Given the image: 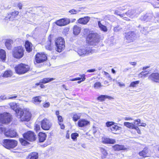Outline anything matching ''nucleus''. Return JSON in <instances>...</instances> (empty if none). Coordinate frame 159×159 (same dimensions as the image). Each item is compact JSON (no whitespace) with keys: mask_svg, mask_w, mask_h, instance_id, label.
<instances>
[{"mask_svg":"<svg viewBox=\"0 0 159 159\" xmlns=\"http://www.w3.org/2000/svg\"><path fill=\"white\" fill-rule=\"evenodd\" d=\"M55 44L56 46V50L58 52H61L65 48V41L62 38L59 37L55 41Z\"/></svg>","mask_w":159,"mask_h":159,"instance_id":"obj_6","label":"nucleus"},{"mask_svg":"<svg viewBox=\"0 0 159 159\" xmlns=\"http://www.w3.org/2000/svg\"><path fill=\"white\" fill-rule=\"evenodd\" d=\"M149 74V73L147 72V71H143L141 72L139 74V76L140 78H143V77H145L146 76V75H148Z\"/></svg>","mask_w":159,"mask_h":159,"instance_id":"obj_40","label":"nucleus"},{"mask_svg":"<svg viewBox=\"0 0 159 159\" xmlns=\"http://www.w3.org/2000/svg\"><path fill=\"white\" fill-rule=\"evenodd\" d=\"M17 144V141L12 139H4L2 142L3 146L6 148L9 149L14 148Z\"/></svg>","mask_w":159,"mask_h":159,"instance_id":"obj_4","label":"nucleus"},{"mask_svg":"<svg viewBox=\"0 0 159 159\" xmlns=\"http://www.w3.org/2000/svg\"><path fill=\"white\" fill-rule=\"evenodd\" d=\"M38 136L40 142H43L46 139V135L45 134L40 132L39 133Z\"/></svg>","mask_w":159,"mask_h":159,"instance_id":"obj_29","label":"nucleus"},{"mask_svg":"<svg viewBox=\"0 0 159 159\" xmlns=\"http://www.w3.org/2000/svg\"><path fill=\"white\" fill-rule=\"evenodd\" d=\"M121 129V127L118 126L117 125L114 124V125H113V126L111 128V131L113 132H116L117 130H120Z\"/></svg>","mask_w":159,"mask_h":159,"instance_id":"obj_38","label":"nucleus"},{"mask_svg":"<svg viewBox=\"0 0 159 159\" xmlns=\"http://www.w3.org/2000/svg\"><path fill=\"white\" fill-rule=\"evenodd\" d=\"M134 122H135V124H134V125H138L139 126H140L139 124L141 123V120H140L139 119H137L134 120Z\"/></svg>","mask_w":159,"mask_h":159,"instance_id":"obj_48","label":"nucleus"},{"mask_svg":"<svg viewBox=\"0 0 159 159\" xmlns=\"http://www.w3.org/2000/svg\"><path fill=\"white\" fill-rule=\"evenodd\" d=\"M78 136V134L77 133H73L71 135V137L73 140H75Z\"/></svg>","mask_w":159,"mask_h":159,"instance_id":"obj_47","label":"nucleus"},{"mask_svg":"<svg viewBox=\"0 0 159 159\" xmlns=\"http://www.w3.org/2000/svg\"><path fill=\"white\" fill-rule=\"evenodd\" d=\"M121 29V28H120L119 25H117V26L114 28L113 30L115 32H118Z\"/></svg>","mask_w":159,"mask_h":159,"instance_id":"obj_49","label":"nucleus"},{"mask_svg":"<svg viewBox=\"0 0 159 159\" xmlns=\"http://www.w3.org/2000/svg\"><path fill=\"white\" fill-rule=\"evenodd\" d=\"M20 141L21 144L24 146L27 145L28 143L27 141L23 139H20Z\"/></svg>","mask_w":159,"mask_h":159,"instance_id":"obj_44","label":"nucleus"},{"mask_svg":"<svg viewBox=\"0 0 159 159\" xmlns=\"http://www.w3.org/2000/svg\"><path fill=\"white\" fill-rule=\"evenodd\" d=\"M1 115L2 116H3L2 117V118L3 119V123L7 124L11 121L12 117L10 114L6 113L1 114Z\"/></svg>","mask_w":159,"mask_h":159,"instance_id":"obj_15","label":"nucleus"},{"mask_svg":"<svg viewBox=\"0 0 159 159\" xmlns=\"http://www.w3.org/2000/svg\"><path fill=\"white\" fill-rule=\"evenodd\" d=\"M11 108L15 111L16 114V111H18L20 108H19L17 104L14 102L11 103L10 104Z\"/></svg>","mask_w":159,"mask_h":159,"instance_id":"obj_33","label":"nucleus"},{"mask_svg":"<svg viewBox=\"0 0 159 159\" xmlns=\"http://www.w3.org/2000/svg\"><path fill=\"white\" fill-rule=\"evenodd\" d=\"M15 69L16 73L20 75L26 73L30 70V67L28 65L21 63L16 66Z\"/></svg>","mask_w":159,"mask_h":159,"instance_id":"obj_3","label":"nucleus"},{"mask_svg":"<svg viewBox=\"0 0 159 159\" xmlns=\"http://www.w3.org/2000/svg\"><path fill=\"white\" fill-rule=\"evenodd\" d=\"M70 20L68 19H62L57 20L56 22V24L58 26H61L66 25L70 23Z\"/></svg>","mask_w":159,"mask_h":159,"instance_id":"obj_14","label":"nucleus"},{"mask_svg":"<svg viewBox=\"0 0 159 159\" xmlns=\"http://www.w3.org/2000/svg\"><path fill=\"white\" fill-rule=\"evenodd\" d=\"M59 125L61 126V128L62 129H64L65 128L64 125L62 124V123H59Z\"/></svg>","mask_w":159,"mask_h":159,"instance_id":"obj_62","label":"nucleus"},{"mask_svg":"<svg viewBox=\"0 0 159 159\" xmlns=\"http://www.w3.org/2000/svg\"><path fill=\"white\" fill-rule=\"evenodd\" d=\"M24 50L22 46L16 47L13 49L12 54L13 57L15 58L20 59L24 55Z\"/></svg>","mask_w":159,"mask_h":159,"instance_id":"obj_2","label":"nucleus"},{"mask_svg":"<svg viewBox=\"0 0 159 159\" xmlns=\"http://www.w3.org/2000/svg\"><path fill=\"white\" fill-rule=\"evenodd\" d=\"M17 97V96L16 95H12L11 97H7L8 99H12L13 98H16Z\"/></svg>","mask_w":159,"mask_h":159,"instance_id":"obj_59","label":"nucleus"},{"mask_svg":"<svg viewBox=\"0 0 159 159\" xmlns=\"http://www.w3.org/2000/svg\"><path fill=\"white\" fill-rule=\"evenodd\" d=\"M148 79L156 82L159 80V74L158 73H152L148 77Z\"/></svg>","mask_w":159,"mask_h":159,"instance_id":"obj_19","label":"nucleus"},{"mask_svg":"<svg viewBox=\"0 0 159 159\" xmlns=\"http://www.w3.org/2000/svg\"><path fill=\"white\" fill-rule=\"evenodd\" d=\"M42 101L41 96H36L33 98L32 102L35 104H39Z\"/></svg>","mask_w":159,"mask_h":159,"instance_id":"obj_24","label":"nucleus"},{"mask_svg":"<svg viewBox=\"0 0 159 159\" xmlns=\"http://www.w3.org/2000/svg\"><path fill=\"white\" fill-rule=\"evenodd\" d=\"M13 40L11 39H6L5 44L6 48L8 49H11V44L13 43Z\"/></svg>","mask_w":159,"mask_h":159,"instance_id":"obj_27","label":"nucleus"},{"mask_svg":"<svg viewBox=\"0 0 159 159\" xmlns=\"http://www.w3.org/2000/svg\"><path fill=\"white\" fill-rule=\"evenodd\" d=\"M99 36L97 33H90L88 35L87 40L89 44L91 45H95L99 41Z\"/></svg>","mask_w":159,"mask_h":159,"instance_id":"obj_5","label":"nucleus"},{"mask_svg":"<svg viewBox=\"0 0 159 159\" xmlns=\"http://www.w3.org/2000/svg\"><path fill=\"white\" fill-rule=\"evenodd\" d=\"M96 71L95 69H92L91 70H87V72H93Z\"/></svg>","mask_w":159,"mask_h":159,"instance_id":"obj_61","label":"nucleus"},{"mask_svg":"<svg viewBox=\"0 0 159 159\" xmlns=\"http://www.w3.org/2000/svg\"><path fill=\"white\" fill-rule=\"evenodd\" d=\"M129 63L134 66H135L136 65V62H130Z\"/></svg>","mask_w":159,"mask_h":159,"instance_id":"obj_64","label":"nucleus"},{"mask_svg":"<svg viewBox=\"0 0 159 159\" xmlns=\"http://www.w3.org/2000/svg\"><path fill=\"white\" fill-rule=\"evenodd\" d=\"M140 13L137 10H129L127 12L125 13L127 16L129 17L133 18L134 17L137 16Z\"/></svg>","mask_w":159,"mask_h":159,"instance_id":"obj_16","label":"nucleus"},{"mask_svg":"<svg viewBox=\"0 0 159 159\" xmlns=\"http://www.w3.org/2000/svg\"><path fill=\"white\" fill-rule=\"evenodd\" d=\"M134 124H135V122L132 123L129 122H125L124 123V125L129 128L133 129L134 128V127L135 126L134 125Z\"/></svg>","mask_w":159,"mask_h":159,"instance_id":"obj_32","label":"nucleus"},{"mask_svg":"<svg viewBox=\"0 0 159 159\" xmlns=\"http://www.w3.org/2000/svg\"><path fill=\"white\" fill-rule=\"evenodd\" d=\"M94 88L95 89H98L102 86L100 82H97L94 84Z\"/></svg>","mask_w":159,"mask_h":159,"instance_id":"obj_42","label":"nucleus"},{"mask_svg":"<svg viewBox=\"0 0 159 159\" xmlns=\"http://www.w3.org/2000/svg\"><path fill=\"white\" fill-rule=\"evenodd\" d=\"M114 150L115 151H119L124 150L127 151L129 149V147L127 146H124L123 145L116 144L112 147Z\"/></svg>","mask_w":159,"mask_h":159,"instance_id":"obj_13","label":"nucleus"},{"mask_svg":"<svg viewBox=\"0 0 159 159\" xmlns=\"http://www.w3.org/2000/svg\"><path fill=\"white\" fill-rule=\"evenodd\" d=\"M103 142L106 143L114 144L116 143V141L114 139L104 138L103 139Z\"/></svg>","mask_w":159,"mask_h":159,"instance_id":"obj_30","label":"nucleus"},{"mask_svg":"<svg viewBox=\"0 0 159 159\" xmlns=\"http://www.w3.org/2000/svg\"><path fill=\"white\" fill-rule=\"evenodd\" d=\"M78 126L79 127H84L90 125V122L85 119L80 120L78 122Z\"/></svg>","mask_w":159,"mask_h":159,"instance_id":"obj_17","label":"nucleus"},{"mask_svg":"<svg viewBox=\"0 0 159 159\" xmlns=\"http://www.w3.org/2000/svg\"><path fill=\"white\" fill-rule=\"evenodd\" d=\"M80 76H81V77H77V80H81V81H84L85 79V75L84 74L82 75H80Z\"/></svg>","mask_w":159,"mask_h":159,"instance_id":"obj_45","label":"nucleus"},{"mask_svg":"<svg viewBox=\"0 0 159 159\" xmlns=\"http://www.w3.org/2000/svg\"><path fill=\"white\" fill-rule=\"evenodd\" d=\"M90 19V17L85 16L83 18H81L77 20V22L80 24L85 25L87 24Z\"/></svg>","mask_w":159,"mask_h":159,"instance_id":"obj_18","label":"nucleus"},{"mask_svg":"<svg viewBox=\"0 0 159 159\" xmlns=\"http://www.w3.org/2000/svg\"><path fill=\"white\" fill-rule=\"evenodd\" d=\"M12 72L10 70L6 71L3 74V76L4 77H8L11 76L12 75Z\"/></svg>","mask_w":159,"mask_h":159,"instance_id":"obj_35","label":"nucleus"},{"mask_svg":"<svg viewBox=\"0 0 159 159\" xmlns=\"http://www.w3.org/2000/svg\"><path fill=\"white\" fill-rule=\"evenodd\" d=\"M47 59L46 55L43 53H38L35 56V61L37 63L42 62L46 61Z\"/></svg>","mask_w":159,"mask_h":159,"instance_id":"obj_10","label":"nucleus"},{"mask_svg":"<svg viewBox=\"0 0 159 159\" xmlns=\"http://www.w3.org/2000/svg\"><path fill=\"white\" fill-rule=\"evenodd\" d=\"M115 123L113 121H108L106 123V126L107 127H110L111 126H112L113 125H114V124Z\"/></svg>","mask_w":159,"mask_h":159,"instance_id":"obj_46","label":"nucleus"},{"mask_svg":"<svg viewBox=\"0 0 159 159\" xmlns=\"http://www.w3.org/2000/svg\"><path fill=\"white\" fill-rule=\"evenodd\" d=\"M80 118V115L79 114H75L73 117V120L75 121H76Z\"/></svg>","mask_w":159,"mask_h":159,"instance_id":"obj_41","label":"nucleus"},{"mask_svg":"<svg viewBox=\"0 0 159 159\" xmlns=\"http://www.w3.org/2000/svg\"><path fill=\"white\" fill-rule=\"evenodd\" d=\"M133 129H136L137 130L138 133L139 134H141L140 130L138 126L135 125L134 127V128Z\"/></svg>","mask_w":159,"mask_h":159,"instance_id":"obj_55","label":"nucleus"},{"mask_svg":"<svg viewBox=\"0 0 159 159\" xmlns=\"http://www.w3.org/2000/svg\"><path fill=\"white\" fill-rule=\"evenodd\" d=\"M17 7L20 9H21L22 8V5L21 3L19 2L17 4Z\"/></svg>","mask_w":159,"mask_h":159,"instance_id":"obj_58","label":"nucleus"},{"mask_svg":"<svg viewBox=\"0 0 159 159\" xmlns=\"http://www.w3.org/2000/svg\"><path fill=\"white\" fill-rule=\"evenodd\" d=\"M6 58V53L5 51L3 50H0V59L2 61H5Z\"/></svg>","mask_w":159,"mask_h":159,"instance_id":"obj_25","label":"nucleus"},{"mask_svg":"<svg viewBox=\"0 0 159 159\" xmlns=\"http://www.w3.org/2000/svg\"><path fill=\"white\" fill-rule=\"evenodd\" d=\"M140 81L139 80L133 81L131 83L129 87H136L138 84L139 83Z\"/></svg>","mask_w":159,"mask_h":159,"instance_id":"obj_36","label":"nucleus"},{"mask_svg":"<svg viewBox=\"0 0 159 159\" xmlns=\"http://www.w3.org/2000/svg\"><path fill=\"white\" fill-rule=\"evenodd\" d=\"M119 10H116L115 12V14L119 16L120 17H123L124 19L126 20H129V19H128L127 18L124 17L125 15L124 14H120L119 13Z\"/></svg>","mask_w":159,"mask_h":159,"instance_id":"obj_37","label":"nucleus"},{"mask_svg":"<svg viewBox=\"0 0 159 159\" xmlns=\"http://www.w3.org/2000/svg\"><path fill=\"white\" fill-rule=\"evenodd\" d=\"M41 128L44 130H48L52 126L50 121L46 118H44L41 122Z\"/></svg>","mask_w":159,"mask_h":159,"instance_id":"obj_9","label":"nucleus"},{"mask_svg":"<svg viewBox=\"0 0 159 159\" xmlns=\"http://www.w3.org/2000/svg\"><path fill=\"white\" fill-rule=\"evenodd\" d=\"M81 28L76 25L74 26L73 28V34L75 35H78L80 33L81 30Z\"/></svg>","mask_w":159,"mask_h":159,"instance_id":"obj_22","label":"nucleus"},{"mask_svg":"<svg viewBox=\"0 0 159 159\" xmlns=\"http://www.w3.org/2000/svg\"><path fill=\"white\" fill-rule=\"evenodd\" d=\"M58 123H61L63 121V119L61 116H58L57 117Z\"/></svg>","mask_w":159,"mask_h":159,"instance_id":"obj_52","label":"nucleus"},{"mask_svg":"<svg viewBox=\"0 0 159 159\" xmlns=\"http://www.w3.org/2000/svg\"><path fill=\"white\" fill-rule=\"evenodd\" d=\"M55 79L53 78H44L43 79L41 80L39 82L40 83H42L43 84H46L47 83L49 82L52 81L54 80Z\"/></svg>","mask_w":159,"mask_h":159,"instance_id":"obj_34","label":"nucleus"},{"mask_svg":"<svg viewBox=\"0 0 159 159\" xmlns=\"http://www.w3.org/2000/svg\"><path fill=\"white\" fill-rule=\"evenodd\" d=\"M77 52L80 56L84 57L88 55L90 53H92L93 51L89 47H81L79 48L77 51Z\"/></svg>","mask_w":159,"mask_h":159,"instance_id":"obj_7","label":"nucleus"},{"mask_svg":"<svg viewBox=\"0 0 159 159\" xmlns=\"http://www.w3.org/2000/svg\"><path fill=\"white\" fill-rule=\"evenodd\" d=\"M135 34L134 32H129L125 36L126 42L128 43L132 42L135 38Z\"/></svg>","mask_w":159,"mask_h":159,"instance_id":"obj_12","label":"nucleus"},{"mask_svg":"<svg viewBox=\"0 0 159 159\" xmlns=\"http://www.w3.org/2000/svg\"><path fill=\"white\" fill-rule=\"evenodd\" d=\"M25 139L31 142L35 141L36 139V135L34 132L29 131L23 134Z\"/></svg>","mask_w":159,"mask_h":159,"instance_id":"obj_8","label":"nucleus"},{"mask_svg":"<svg viewBox=\"0 0 159 159\" xmlns=\"http://www.w3.org/2000/svg\"><path fill=\"white\" fill-rule=\"evenodd\" d=\"M124 119L125 120H133L132 118L130 117H125Z\"/></svg>","mask_w":159,"mask_h":159,"instance_id":"obj_60","label":"nucleus"},{"mask_svg":"<svg viewBox=\"0 0 159 159\" xmlns=\"http://www.w3.org/2000/svg\"><path fill=\"white\" fill-rule=\"evenodd\" d=\"M16 111V116L21 121H28L30 120L31 115L29 111L22 108Z\"/></svg>","mask_w":159,"mask_h":159,"instance_id":"obj_1","label":"nucleus"},{"mask_svg":"<svg viewBox=\"0 0 159 159\" xmlns=\"http://www.w3.org/2000/svg\"><path fill=\"white\" fill-rule=\"evenodd\" d=\"M38 153L36 152H32L27 157L26 159H38Z\"/></svg>","mask_w":159,"mask_h":159,"instance_id":"obj_26","label":"nucleus"},{"mask_svg":"<svg viewBox=\"0 0 159 159\" xmlns=\"http://www.w3.org/2000/svg\"><path fill=\"white\" fill-rule=\"evenodd\" d=\"M139 155L140 156L144 157H149V155L148 154V148H144L142 151L139 152Z\"/></svg>","mask_w":159,"mask_h":159,"instance_id":"obj_20","label":"nucleus"},{"mask_svg":"<svg viewBox=\"0 0 159 159\" xmlns=\"http://www.w3.org/2000/svg\"><path fill=\"white\" fill-rule=\"evenodd\" d=\"M51 45V40H50L48 41L46 43V45L45 46L46 48L48 50H51L52 48Z\"/></svg>","mask_w":159,"mask_h":159,"instance_id":"obj_39","label":"nucleus"},{"mask_svg":"<svg viewBox=\"0 0 159 159\" xmlns=\"http://www.w3.org/2000/svg\"><path fill=\"white\" fill-rule=\"evenodd\" d=\"M50 105V103L49 102H44L43 104V107L44 108H48Z\"/></svg>","mask_w":159,"mask_h":159,"instance_id":"obj_50","label":"nucleus"},{"mask_svg":"<svg viewBox=\"0 0 159 159\" xmlns=\"http://www.w3.org/2000/svg\"><path fill=\"white\" fill-rule=\"evenodd\" d=\"M98 25L99 27L101 30L103 31L104 32H107V27L102 24V23H101L100 21L98 22Z\"/></svg>","mask_w":159,"mask_h":159,"instance_id":"obj_31","label":"nucleus"},{"mask_svg":"<svg viewBox=\"0 0 159 159\" xmlns=\"http://www.w3.org/2000/svg\"><path fill=\"white\" fill-rule=\"evenodd\" d=\"M106 98L110 100L114 99L113 97L107 95H101L97 98L98 100L100 101H104Z\"/></svg>","mask_w":159,"mask_h":159,"instance_id":"obj_23","label":"nucleus"},{"mask_svg":"<svg viewBox=\"0 0 159 159\" xmlns=\"http://www.w3.org/2000/svg\"><path fill=\"white\" fill-rule=\"evenodd\" d=\"M19 13V11H14L9 14L7 17L10 19L12 20L13 18L16 17Z\"/></svg>","mask_w":159,"mask_h":159,"instance_id":"obj_28","label":"nucleus"},{"mask_svg":"<svg viewBox=\"0 0 159 159\" xmlns=\"http://www.w3.org/2000/svg\"><path fill=\"white\" fill-rule=\"evenodd\" d=\"M116 83L119 84V86L121 87L122 86H125V84L123 83H121L120 82H118L117 80H116Z\"/></svg>","mask_w":159,"mask_h":159,"instance_id":"obj_56","label":"nucleus"},{"mask_svg":"<svg viewBox=\"0 0 159 159\" xmlns=\"http://www.w3.org/2000/svg\"><path fill=\"white\" fill-rule=\"evenodd\" d=\"M71 14H76L78 13V11L74 9H72L69 11Z\"/></svg>","mask_w":159,"mask_h":159,"instance_id":"obj_51","label":"nucleus"},{"mask_svg":"<svg viewBox=\"0 0 159 159\" xmlns=\"http://www.w3.org/2000/svg\"><path fill=\"white\" fill-rule=\"evenodd\" d=\"M100 150L102 154L105 156H107L108 153L106 150L102 148H100Z\"/></svg>","mask_w":159,"mask_h":159,"instance_id":"obj_43","label":"nucleus"},{"mask_svg":"<svg viewBox=\"0 0 159 159\" xmlns=\"http://www.w3.org/2000/svg\"><path fill=\"white\" fill-rule=\"evenodd\" d=\"M13 134L10 132V130L8 131H6V129L4 127L0 128V133H4L5 135L7 137H15L16 135V131H11Z\"/></svg>","mask_w":159,"mask_h":159,"instance_id":"obj_11","label":"nucleus"},{"mask_svg":"<svg viewBox=\"0 0 159 159\" xmlns=\"http://www.w3.org/2000/svg\"><path fill=\"white\" fill-rule=\"evenodd\" d=\"M40 129V125L37 124H36L34 126V129L36 131L39 130Z\"/></svg>","mask_w":159,"mask_h":159,"instance_id":"obj_54","label":"nucleus"},{"mask_svg":"<svg viewBox=\"0 0 159 159\" xmlns=\"http://www.w3.org/2000/svg\"><path fill=\"white\" fill-rule=\"evenodd\" d=\"M7 99H8V98L5 95H1L0 96V101Z\"/></svg>","mask_w":159,"mask_h":159,"instance_id":"obj_53","label":"nucleus"},{"mask_svg":"<svg viewBox=\"0 0 159 159\" xmlns=\"http://www.w3.org/2000/svg\"><path fill=\"white\" fill-rule=\"evenodd\" d=\"M141 31L143 34H146L147 33L146 30H145V28H144L142 29V30H141Z\"/></svg>","mask_w":159,"mask_h":159,"instance_id":"obj_57","label":"nucleus"},{"mask_svg":"<svg viewBox=\"0 0 159 159\" xmlns=\"http://www.w3.org/2000/svg\"><path fill=\"white\" fill-rule=\"evenodd\" d=\"M25 45L26 51L27 52H30L32 51V44L31 43L28 41H27L25 42Z\"/></svg>","mask_w":159,"mask_h":159,"instance_id":"obj_21","label":"nucleus"},{"mask_svg":"<svg viewBox=\"0 0 159 159\" xmlns=\"http://www.w3.org/2000/svg\"><path fill=\"white\" fill-rule=\"evenodd\" d=\"M140 124V125H139L140 126H142L143 127H145L146 125V124L145 123H141Z\"/></svg>","mask_w":159,"mask_h":159,"instance_id":"obj_63","label":"nucleus"}]
</instances>
